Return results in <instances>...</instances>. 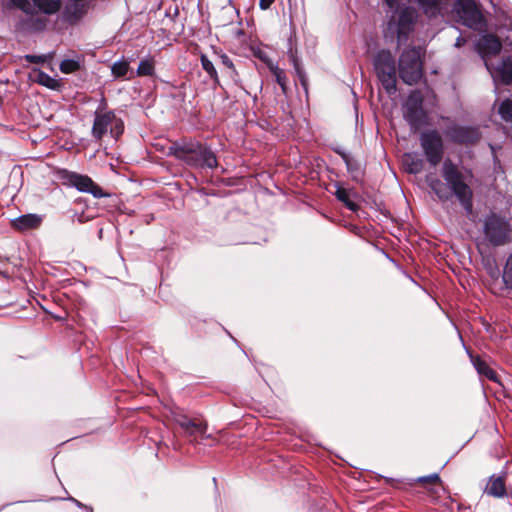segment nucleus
<instances>
[{"instance_id": "f257e3e1", "label": "nucleus", "mask_w": 512, "mask_h": 512, "mask_svg": "<svg viewBox=\"0 0 512 512\" xmlns=\"http://www.w3.org/2000/svg\"><path fill=\"white\" fill-rule=\"evenodd\" d=\"M170 154L183 160L191 166H200L214 168L217 166V160L214 153L207 147L200 144L190 143L182 146L175 145L170 147Z\"/></svg>"}, {"instance_id": "f03ea898", "label": "nucleus", "mask_w": 512, "mask_h": 512, "mask_svg": "<svg viewBox=\"0 0 512 512\" xmlns=\"http://www.w3.org/2000/svg\"><path fill=\"white\" fill-rule=\"evenodd\" d=\"M442 175L468 214L472 212V190L464 183L463 176L450 159L443 163Z\"/></svg>"}, {"instance_id": "7ed1b4c3", "label": "nucleus", "mask_w": 512, "mask_h": 512, "mask_svg": "<svg viewBox=\"0 0 512 512\" xmlns=\"http://www.w3.org/2000/svg\"><path fill=\"white\" fill-rule=\"evenodd\" d=\"M124 131V124L115 113L105 108H98L95 111L94 122L92 126V135L95 139L101 140L108 132L110 135L118 139Z\"/></svg>"}, {"instance_id": "20e7f679", "label": "nucleus", "mask_w": 512, "mask_h": 512, "mask_svg": "<svg viewBox=\"0 0 512 512\" xmlns=\"http://www.w3.org/2000/svg\"><path fill=\"white\" fill-rule=\"evenodd\" d=\"M421 49H405L399 58V75L408 85L416 83L422 76Z\"/></svg>"}, {"instance_id": "39448f33", "label": "nucleus", "mask_w": 512, "mask_h": 512, "mask_svg": "<svg viewBox=\"0 0 512 512\" xmlns=\"http://www.w3.org/2000/svg\"><path fill=\"white\" fill-rule=\"evenodd\" d=\"M417 18V12L414 8L406 7L395 11L388 22V31L396 34L398 40L406 39L412 31Z\"/></svg>"}, {"instance_id": "423d86ee", "label": "nucleus", "mask_w": 512, "mask_h": 512, "mask_svg": "<svg viewBox=\"0 0 512 512\" xmlns=\"http://www.w3.org/2000/svg\"><path fill=\"white\" fill-rule=\"evenodd\" d=\"M454 12L463 25L475 30L483 28L484 18L474 1L458 0L454 6Z\"/></svg>"}, {"instance_id": "0eeeda50", "label": "nucleus", "mask_w": 512, "mask_h": 512, "mask_svg": "<svg viewBox=\"0 0 512 512\" xmlns=\"http://www.w3.org/2000/svg\"><path fill=\"white\" fill-rule=\"evenodd\" d=\"M420 143L427 161L433 166L438 165L443 156V141L440 134L436 130L423 132Z\"/></svg>"}, {"instance_id": "6e6552de", "label": "nucleus", "mask_w": 512, "mask_h": 512, "mask_svg": "<svg viewBox=\"0 0 512 512\" xmlns=\"http://www.w3.org/2000/svg\"><path fill=\"white\" fill-rule=\"evenodd\" d=\"M484 233L492 244L501 245L508 238V224L504 219L492 214L485 221Z\"/></svg>"}, {"instance_id": "1a4fd4ad", "label": "nucleus", "mask_w": 512, "mask_h": 512, "mask_svg": "<svg viewBox=\"0 0 512 512\" xmlns=\"http://www.w3.org/2000/svg\"><path fill=\"white\" fill-rule=\"evenodd\" d=\"M64 179L67 184L75 187L77 190L91 193L96 198L109 196V194L104 193L102 188L86 175H81L75 172H66Z\"/></svg>"}, {"instance_id": "9d476101", "label": "nucleus", "mask_w": 512, "mask_h": 512, "mask_svg": "<svg viewBox=\"0 0 512 512\" xmlns=\"http://www.w3.org/2000/svg\"><path fill=\"white\" fill-rule=\"evenodd\" d=\"M422 96L420 92L413 91L405 103V119L414 128H418L425 119V112L422 109Z\"/></svg>"}, {"instance_id": "9b49d317", "label": "nucleus", "mask_w": 512, "mask_h": 512, "mask_svg": "<svg viewBox=\"0 0 512 512\" xmlns=\"http://www.w3.org/2000/svg\"><path fill=\"white\" fill-rule=\"evenodd\" d=\"M448 139L459 144H474L479 141L481 135L477 128L452 125L446 131Z\"/></svg>"}, {"instance_id": "f8f14e48", "label": "nucleus", "mask_w": 512, "mask_h": 512, "mask_svg": "<svg viewBox=\"0 0 512 512\" xmlns=\"http://www.w3.org/2000/svg\"><path fill=\"white\" fill-rule=\"evenodd\" d=\"M171 417L173 421L178 424L188 436L203 434L206 431V424L197 422L195 419H190L180 412L173 411L171 413Z\"/></svg>"}, {"instance_id": "ddd939ff", "label": "nucleus", "mask_w": 512, "mask_h": 512, "mask_svg": "<svg viewBox=\"0 0 512 512\" xmlns=\"http://www.w3.org/2000/svg\"><path fill=\"white\" fill-rule=\"evenodd\" d=\"M399 0H385L390 8L398 5ZM424 13L430 17L440 14L446 8V0H416Z\"/></svg>"}, {"instance_id": "4468645a", "label": "nucleus", "mask_w": 512, "mask_h": 512, "mask_svg": "<svg viewBox=\"0 0 512 512\" xmlns=\"http://www.w3.org/2000/svg\"><path fill=\"white\" fill-rule=\"evenodd\" d=\"M502 44L500 40L493 35H483L478 43L477 50L483 58L488 55H495L500 52Z\"/></svg>"}, {"instance_id": "2eb2a0df", "label": "nucleus", "mask_w": 512, "mask_h": 512, "mask_svg": "<svg viewBox=\"0 0 512 512\" xmlns=\"http://www.w3.org/2000/svg\"><path fill=\"white\" fill-rule=\"evenodd\" d=\"M374 67L377 75L395 73V62L391 53L389 51L379 52L375 58Z\"/></svg>"}, {"instance_id": "dca6fc26", "label": "nucleus", "mask_w": 512, "mask_h": 512, "mask_svg": "<svg viewBox=\"0 0 512 512\" xmlns=\"http://www.w3.org/2000/svg\"><path fill=\"white\" fill-rule=\"evenodd\" d=\"M42 217L37 214H26L11 221L12 226L19 231H27L40 226Z\"/></svg>"}, {"instance_id": "f3484780", "label": "nucleus", "mask_w": 512, "mask_h": 512, "mask_svg": "<svg viewBox=\"0 0 512 512\" xmlns=\"http://www.w3.org/2000/svg\"><path fill=\"white\" fill-rule=\"evenodd\" d=\"M484 492L495 498L504 497L506 495L505 479L501 476H491Z\"/></svg>"}, {"instance_id": "a211bd4d", "label": "nucleus", "mask_w": 512, "mask_h": 512, "mask_svg": "<svg viewBox=\"0 0 512 512\" xmlns=\"http://www.w3.org/2000/svg\"><path fill=\"white\" fill-rule=\"evenodd\" d=\"M33 11L37 9L38 12L44 14H55L61 8V0H33Z\"/></svg>"}, {"instance_id": "6ab92c4d", "label": "nucleus", "mask_w": 512, "mask_h": 512, "mask_svg": "<svg viewBox=\"0 0 512 512\" xmlns=\"http://www.w3.org/2000/svg\"><path fill=\"white\" fill-rule=\"evenodd\" d=\"M497 76L505 84L512 83V57L505 59L496 69Z\"/></svg>"}, {"instance_id": "aec40b11", "label": "nucleus", "mask_w": 512, "mask_h": 512, "mask_svg": "<svg viewBox=\"0 0 512 512\" xmlns=\"http://www.w3.org/2000/svg\"><path fill=\"white\" fill-rule=\"evenodd\" d=\"M35 81L49 89L56 90L60 87V83L57 79L51 77L43 71H36Z\"/></svg>"}, {"instance_id": "412c9836", "label": "nucleus", "mask_w": 512, "mask_h": 512, "mask_svg": "<svg viewBox=\"0 0 512 512\" xmlns=\"http://www.w3.org/2000/svg\"><path fill=\"white\" fill-rule=\"evenodd\" d=\"M473 365L480 375H484L489 380L496 379V373L488 366V364L479 357L473 358Z\"/></svg>"}, {"instance_id": "4be33fe9", "label": "nucleus", "mask_w": 512, "mask_h": 512, "mask_svg": "<svg viewBox=\"0 0 512 512\" xmlns=\"http://www.w3.org/2000/svg\"><path fill=\"white\" fill-rule=\"evenodd\" d=\"M378 78L381 81L384 89L388 94L395 93L396 91V73H384L378 74Z\"/></svg>"}, {"instance_id": "5701e85b", "label": "nucleus", "mask_w": 512, "mask_h": 512, "mask_svg": "<svg viewBox=\"0 0 512 512\" xmlns=\"http://www.w3.org/2000/svg\"><path fill=\"white\" fill-rule=\"evenodd\" d=\"M155 70V63L153 59H143L140 61L137 74L139 76H152Z\"/></svg>"}, {"instance_id": "b1692460", "label": "nucleus", "mask_w": 512, "mask_h": 512, "mask_svg": "<svg viewBox=\"0 0 512 512\" xmlns=\"http://www.w3.org/2000/svg\"><path fill=\"white\" fill-rule=\"evenodd\" d=\"M268 68L275 76L277 83L281 86L282 90L286 91V76L282 69H280L273 62H268Z\"/></svg>"}, {"instance_id": "393cba45", "label": "nucleus", "mask_w": 512, "mask_h": 512, "mask_svg": "<svg viewBox=\"0 0 512 512\" xmlns=\"http://www.w3.org/2000/svg\"><path fill=\"white\" fill-rule=\"evenodd\" d=\"M200 59L203 69L209 74L215 84H219L218 74L213 63L208 59L206 55H201Z\"/></svg>"}, {"instance_id": "a878e982", "label": "nucleus", "mask_w": 512, "mask_h": 512, "mask_svg": "<svg viewBox=\"0 0 512 512\" xmlns=\"http://www.w3.org/2000/svg\"><path fill=\"white\" fill-rule=\"evenodd\" d=\"M62 73L69 74L73 73L80 68V61L76 59H65L60 63L59 66Z\"/></svg>"}, {"instance_id": "bb28decb", "label": "nucleus", "mask_w": 512, "mask_h": 512, "mask_svg": "<svg viewBox=\"0 0 512 512\" xmlns=\"http://www.w3.org/2000/svg\"><path fill=\"white\" fill-rule=\"evenodd\" d=\"M429 185H430L431 189L437 194V196L440 199H448L449 198L450 195L446 191L443 183L440 180H438V179L432 180Z\"/></svg>"}, {"instance_id": "cd10ccee", "label": "nucleus", "mask_w": 512, "mask_h": 512, "mask_svg": "<svg viewBox=\"0 0 512 512\" xmlns=\"http://www.w3.org/2000/svg\"><path fill=\"white\" fill-rule=\"evenodd\" d=\"M336 197H337L338 200H340L341 202L345 203V205L349 209L356 210L357 205L355 203H353L352 201H350V199H349V192L346 189L338 188L337 191H336Z\"/></svg>"}, {"instance_id": "c85d7f7f", "label": "nucleus", "mask_w": 512, "mask_h": 512, "mask_svg": "<svg viewBox=\"0 0 512 512\" xmlns=\"http://www.w3.org/2000/svg\"><path fill=\"white\" fill-rule=\"evenodd\" d=\"M499 113L505 121L512 120V100H505L499 107Z\"/></svg>"}, {"instance_id": "c756f323", "label": "nucleus", "mask_w": 512, "mask_h": 512, "mask_svg": "<svg viewBox=\"0 0 512 512\" xmlns=\"http://www.w3.org/2000/svg\"><path fill=\"white\" fill-rule=\"evenodd\" d=\"M129 70V64L126 61H118L112 66V73L116 77H123Z\"/></svg>"}, {"instance_id": "7c9ffc66", "label": "nucleus", "mask_w": 512, "mask_h": 512, "mask_svg": "<svg viewBox=\"0 0 512 512\" xmlns=\"http://www.w3.org/2000/svg\"><path fill=\"white\" fill-rule=\"evenodd\" d=\"M503 281L507 287L512 288V254L507 259L503 271Z\"/></svg>"}, {"instance_id": "2f4dec72", "label": "nucleus", "mask_w": 512, "mask_h": 512, "mask_svg": "<svg viewBox=\"0 0 512 512\" xmlns=\"http://www.w3.org/2000/svg\"><path fill=\"white\" fill-rule=\"evenodd\" d=\"M11 3L21 9L23 12L30 14L33 13V6L28 0H10Z\"/></svg>"}, {"instance_id": "473e14b6", "label": "nucleus", "mask_w": 512, "mask_h": 512, "mask_svg": "<svg viewBox=\"0 0 512 512\" xmlns=\"http://www.w3.org/2000/svg\"><path fill=\"white\" fill-rule=\"evenodd\" d=\"M52 54H48V55H25V60L30 62V63H43L45 61H47L48 59H51L52 58Z\"/></svg>"}, {"instance_id": "72a5a7b5", "label": "nucleus", "mask_w": 512, "mask_h": 512, "mask_svg": "<svg viewBox=\"0 0 512 512\" xmlns=\"http://www.w3.org/2000/svg\"><path fill=\"white\" fill-rule=\"evenodd\" d=\"M220 60H221V63L227 67L228 69L231 70L232 74H236L235 72V68H234V64L232 62V60L226 55V54H221L219 56Z\"/></svg>"}, {"instance_id": "f704fd0d", "label": "nucleus", "mask_w": 512, "mask_h": 512, "mask_svg": "<svg viewBox=\"0 0 512 512\" xmlns=\"http://www.w3.org/2000/svg\"><path fill=\"white\" fill-rule=\"evenodd\" d=\"M419 481L423 483L439 484L440 477L438 476V474H432L429 476L419 478Z\"/></svg>"}, {"instance_id": "c9c22d12", "label": "nucleus", "mask_w": 512, "mask_h": 512, "mask_svg": "<svg viewBox=\"0 0 512 512\" xmlns=\"http://www.w3.org/2000/svg\"><path fill=\"white\" fill-rule=\"evenodd\" d=\"M275 0H259V7L262 10H267L274 3Z\"/></svg>"}, {"instance_id": "e433bc0d", "label": "nucleus", "mask_w": 512, "mask_h": 512, "mask_svg": "<svg viewBox=\"0 0 512 512\" xmlns=\"http://www.w3.org/2000/svg\"><path fill=\"white\" fill-rule=\"evenodd\" d=\"M420 170H421V164L418 162L413 164V166L410 168V172H412V173H418V172H420Z\"/></svg>"}, {"instance_id": "4c0bfd02", "label": "nucleus", "mask_w": 512, "mask_h": 512, "mask_svg": "<svg viewBox=\"0 0 512 512\" xmlns=\"http://www.w3.org/2000/svg\"><path fill=\"white\" fill-rule=\"evenodd\" d=\"M258 57L263 61L265 62L267 65H268V62H272L270 59H268V57L262 53H259L258 54Z\"/></svg>"}, {"instance_id": "58836bf2", "label": "nucleus", "mask_w": 512, "mask_h": 512, "mask_svg": "<svg viewBox=\"0 0 512 512\" xmlns=\"http://www.w3.org/2000/svg\"><path fill=\"white\" fill-rule=\"evenodd\" d=\"M464 43H465V39H464V38L459 37V38H457V40H456V42H455V46H456V47H460V46H462Z\"/></svg>"}, {"instance_id": "ea45409f", "label": "nucleus", "mask_w": 512, "mask_h": 512, "mask_svg": "<svg viewBox=\"0 0 512 512\" xmlns=\"http://www.w3.org/2000/svg\"><path fill=\"white\" fill-rule=\"evenodd\" d=\"M485 64H486L487 69H488V70H491V68H490L489 64H488L487 62H486Z\"/></svg>"}]
</instances>
